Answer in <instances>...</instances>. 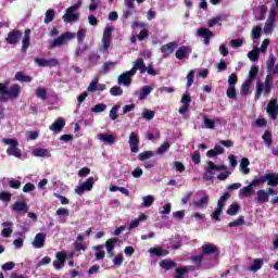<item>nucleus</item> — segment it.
I'll return each mask as SVG.
<instances>
[{"mask_svg": "<svg viewBox=\"0 0 278 278\" xmlns=\"http://www.w3.org/2000/svg\"><path fill=\"white\" fill-rule=\"evenodd\" d=\"M123 92V88H121L119 86H113L110 89V93L112 94V97H122Z\"/></svg>", "mask_w": 278, "mask_h": 278, "instance_id": "55", "label": "nucleus"}, {"mask_svg": "<svg viewBox=\"0 0 278 278\" xmlns=\"http://www.w3.org/2000/svg\"><path fill=\"white\" fill-rule=\"evenodd\" d=\"M15 79L17 81H22V84H29L34 80V78L31 76H27L23 72H17L15 74Z\"/></svg>", "mask_w": 278, "mask_h": 278, "instance_id": "25", "label": "nucleus"}, {"mask_svg": "<svg viewBox=\"0 0 278 278\" xmlns=\"http://www.w3.org/2000/svg\"><path fill=\"white\" fill-rule=\"evenodd\" d=\"M273 27H275V9H270L269 11V17L264 27L265 34H270L273 31Z\"/></svg>", "mask_w": 278, "mask_h": 278, "instance_id": "16", "label": "nucleus"}, {"mask_svg": "<svg viewBox=\"0 0 278 278\" xmlns=\"http://www.w3.org/2000/svg\"><path fill=\"white\" fill-rule=\"evenodd\" d=\"M240 197H249L250 194H253V188L251 185L243 187L242 189L239 190Z\"/></svg>", "mask_w": 278, "mask_h": 278, "instance_id": "49", "label": "nucleus"}, {"mask_svg": "<svg viewBox=\"0 0 278 278\" xmlns=\"http://www.w3.org/2000/svg\"><path fill=\"white\" fill-rule=\"evenodd\" d=\"M75 38V33H64L50 43V49H55V47H62L66 40H73Z\"/></svg>", "mask_w": 278, "mask_h": 278, "instance_id": "4", "label": "nucleus"}, {"mask_svg": "<svg viewBox=\"0 0 278 278\" xmlns=\"http://www.w3.org/2000/svg\"><path fill=\"white\" fill-rule=\"evenodd\" d=\"M97 138L100 142H104V144H109L110 147L116 142L114 136L109 134H98Z\"/></svg>", "mask_w": 278, "mask_h": 278, "instance_id": "19", "label": "nucleus"}, {"mask_svg": "<svg viewBox=\"0 0 278 278\" xmlns=\"http://www.w3.org/2000/svg\"><path fill=\"white\" fill-rule=\"evenodd\" d=\"M66 126V121L62 117H59L54 121L52 125L49 126L50 131H54V134H60L62 129Z\"/></svg>", "mask_w": 278, "mask_h": 278, "instance_id": "11", "label": "nucleus"}, {"mask_svg": "<svg viewBox=\"0 0 278 278\" xmlns=\"http://www.w3.org/2000/svg\"><path fill=\"white\" fill-rule=\"evenodd\" d=\"M27 210H29V206L25 202H15L13 204L14 212H27Z\"/></svg>", "mask_w": 278, "mask_h": 278, "instance_id": "37", "label": "nucleus"}, {"mask_svg": "<svg viewBox=\"0 0 278 278\" xmlns=\"http://www.w3.org/2000/svg\"><path fill=\"white\" fill-rule=\"evenodd\" d=\"M98 86H99V79L97 78L92 79L87 88L88 92H97Z\"/></svg>", "mask_w": 278, "mask_h": 278, "instance_id": "60", "label": "nucleus"}, {"mask_svg": "<svg viewBox=\"0 0 278 278\" xmlns=\"http://www.w3.org/2000/svg\"><path fill=\"white\" fill-rule=\"evenodd\" d=\"M56 216H59L60 218H62V216L64 218H68L70 216L68 208L60 207L59 210H56Z\"/></svg>", "mask_w": 278, "mask_h": 278, "instance_id": "62", "label": "nucleus"}, {"mask_svg": "<svg viewBox=\"0 0 278 278\" xmlns=\"http://www.w3.org/2000/svg\"><path fill=\"white\" fill-rule=\"evenodd\" d=\"M105 110H108V105L104 103H99L91 109V112H93V114H99L101 112H105Z\"/></svg>", "mask_w": 278, "mask_h": 278, "instance_id": "47", "label": "nucleus"}, {"mask_svg": "<svg viewBox=\"0 0 278 278\" xmlns=\"http://www.w3.org/2000/svg\"><path fill=\"white\" fill-rule=\"evenodd\" d=\"M231 197L229 192H225L218 200L217 202V207H222L223 210L225 208V203H227V200Z\"/></svg>", "mask_w": 278, "mask_h": 278, "instance_id": "43", "label": "nucleus"}, {"mask_svg": "<svg viewBox=\"0 0 278 278\" xmlns=\"http://www.w3.org/2000/svg\"><path fill=\"white\" fill-rule=\"evenodd\" d=\"M262 138L267 147H270V144H273V134H270V131L266 130L263 134Z\"/></svg>", "mask_w": 278, "mask_h": 278, "instance_id": "51", "label": "nucleus"}, {"mask_svg": "<svg viewBox=\"0 0 278 278\" xmlns=\"http://www.w3.org/2000/svg\"><path fill=\"white\" fill-rule=\"evenodd\" d=\"M264 266V261L262 258H255L252 263V265L249 267V270L252 273H257V270H261Z\"/></svg>", "mask_w": 278, "mask_h": 278, "instance_id": "24", "label": "nucleus"}, {"mask_svg": "<svg viewBox=\"0 0 278 278\" xmlns=\"http://www.w3.org/2000/svg\"><path fill=\"white\" fill-rule=\"evenodd\" d=\"M248 58L251 62H257L260 60V49L256 48V50L250 51Z\"/></svg>", "mask_w": 278, "mask_h": 278, "instance_id": "46", "label": "nucleus"}, {"mask_svg": "<svg viewBox=\"0 0 278 278\" xmlns=\"http://www.w3.org/2000/svg\"><path fill=\"white\" fill-rule=\"evenodd\" d=\"M35 63L38 64V66L46 67V66H58L59 62L58 59H40L36 58Z\"/></svg>", "mask_w": 278, "mask_h": 278, "instance_id": "17", "label": "nucleus"}, {"mask_svg": "<svg viewBox=\"0 0 278 278\" xmlns=\"http://www.w3.org/2000/svg\"><path fill=\"white\" fill-rule=\"evenodd\" d=\"M245 220H244V216H239V218H237L233 222H230L228 224V227H242V225H245Z\"/></svg>", "mask_w": 278, "mask_h": 278, "instance_id": "44", "label": "nucleus"}, {"mask_svg": "<svg viewBox=\"0 0 278 278\" xmlns=\"http://www.w3.org/2000/svg\"><path fill=\"white\" fill-rule=\"evenodd\" d=\"M93 249L96 251L94 253L96 261L99 262V260H104L105 251H103V245H97Z\"/></svg>", "mask_w": 278, "mask_h": 278, "instance_id": "32", "label": "nucleus"}, {"mask_svg": "<svg viewBox=\"0 0 278 278\" xmlns=\"http://www.w3.org/2000/svg\"><path fill=\"white\" fill-rule=\"evenodd\" d=\"M198 36L200 38H204V39H207V38H214V33L212 30H210V28H200L198 29Z\"/></svg>", "mask_w": 278, "mask_h": 278, "instance_id": "27", "label": "nucleus"}, {"mask_svg": "<svg viewBox=\"0 0 278 278\" xmlns=\"http://www.w3.org/2000/svg\"><path fill=\"white\" fill-rule=\"evenodd\" d=\"M152 90H153V87L151 86L143 87L141 89V92L139 93V100L144 101V99H147V97L151 94Z\"/></svg>", "mask_w": 278, "mask_h": 278, "instance_id": "34", "label": "nucleus"}, {"mask_svg": "<svg viewBox=\"0 0 278 278\" xmlns=\"http://www.w3.org/2000/svg\"><path fill=\"white\" fill-rule=\"evenodd\" d=\"M177 60H188L190 55V48L188 46H181L175 53Z\"/></svg>", "mask_w": 278, "mask_h": 278, "instance_id": "18", "label": "nucleus"}, {"mask_svg": "<svg viewBox=\"0 0 278 278\" xmlns=\"http://www.w3.org/2000/svg\"><path fill=\"white\" fill-rule=\"evenodd\" d=\"M144 121H153L155 118V112L151 110H146L142 112Z\"/></svg>", "mask_w": 278, "mask_h": 278, "instance_id": "59", "label": "nucleus"}, {"mask_svg": "<svg viewBox=\"0 0 278 278\" xmlns=\"http://www.w3.org/2000/svg\"><path fill=\"white\" fill-rule=\"evenodd\" d=\"M21 38H23V31L20 29H13L8 33L4 40L7 45H18V42H21Z\"/></svg>", "mask_w": 278, "mask_h": 278, "instance_id": "3", "label": "nucleus"}, {"mask_svg": "<svg viewBox=\"0 0 278 278\" xmlns=\"http://www.w3.org/2000/svg\"><path fill=\"white\" fill-rule=\"evenodd\" d=\"M192 268L190 266L177 267L174 278H185L186 273H190Z\"/></svg>", "mask_w": 278, "mask_h": 278, "instance_id": "29", "label": "nucleus"}, {"mask_svg": "<svg viewBox=\"0 0 278 278\" xmlns=\"http://www.w3.org/2000/svg\"><path fill=\"white\" fill-rule=\"evenodd\" d=\"M86 249H88V245H86V243L84 242H74V251H76L77 253H79V251H86Z\"/></svg>", "mask_w": 278, "mask_h": 278, "instance_id": "61", "label": "nucleus"}, {"mask_svg": "<svg viewBox=\"0 0 278 278\" xmlns=\"http://www.w3.org/2000/svg\"><path fill=\"white\" fill-rule=\"evenodd\" d=\"M238 212H240V205L238 203H232L229 205L226 213L228 216H236Z\"/></svg>", "mask_w": 278, "mask_h": 278, "instance_id": "38", "label": "nucleus"}, {"mask_svg": "<svg viewBox=\"0 0 278 278\" xmlns=\"http://www.w3.org/2000/svg\"><path fill=\"white\" fill-rule=\"evenodd\" d=\"M220 251L214 243H207L202 245L201 254L205 257V255H218Z\"/></svg>", "mask_w": 278, "mask_h": 278, "instance_id": "9", "label": "nucleus"}, {"mask_svg": "<svg viewBox=\"0 0 278 278\" xmlns=\"http://www.w3.org/2000/svg\"><path fill=\"white\" fill-rule=\"evenodd\" d=\"M215 125H216V122H214L211 118H207L206 116L204 117V126L206 129H214Z\"/></svg>", "mask_w": 278, "mask_h": 278, "instance_id": "64", "label": "nucleus"}, {"mask_svg": "<svg viewBox=\"0 0 278 278\" xmlns=\"http://www.w3.org/2000/svg\"><path fill=\"white\" fill-rule=\"evenodd\" d=\"M35 94L36 97H38V99H41L42 101H47V89L38 88Z\"/></svg>", "mask_w": 278, "mask_h": 278, "instance_id": "57", "label": "nucleus"}, {"mask_svg": "<svg viewBox=\"0 0 278 278\" xmlns=\"http://www.w3.org/2000/svg\"><path fill=\"white\" fill-rule=\"evenodd\" d=\"M207 168H206V173H210L212 175L213 170H225L227 168V166L225 165H216L214 164V162L208 161L207 162Z\"/></svg>", "mask_w": 278, "mask_h": 278, "instance_id": "28", "label": "nucleus"}, {"mask_svg": "<svg viewBox=\"0 0 278 278\" xmlns=\"http://www.w3.org/2000/svg\"><path fill=\"white\" fill-rule=\"evenodd\" d=\"M265 181H267V186L275 188L278 186V173L265 174Z\"/></svg>", "mask_w": 278, "mask_h": 278, "instance_id": "20", "label": "nucleus"}, {"mask_svg": "<svg viewBox=\"0 0 278 278\" xmlns=\"http://www.w3.org/2000/svg\"><path fill=\"white\" fill-rule=\"evenodd\" d=\"M210 203V195L205 194L202 199H200L198 202H194V207L203 208L205 205Z\"/></svg>", "mask_w": 278, "mask_h": 278, "instance_id": "41", "label": "nucleus"}, {"mask_svg": "<svg viewBox=\"0 0 278 278\" xmlns=\"http://www.w3.org/2000/svg\"><path fill=\"white\" fill-rule=\"evenodd\" d=\"M93 186L94 177H89L85 182L81 184V186L76 187L75 192L81 197V194H84L86 191L90 192Z\"/></svg>", "mask_w": 278, "mask_h": 278, "instance_id": "6", "label": "nucleus"}, {"mask_svg": "<svg viewBox=\"0 0 278 278\" xmlns=\"http://www.w3.org/2000/svg\"><path fill=\"white\" fill-rule=\"evenodd\" d=\"M63 21L65 23H73V21H79V14L75 13V10L66 9V13L63 15Z\"/></svg>", "mask_w": 278, "mask_h": 278, "instance_id": "14", "label": "nucleus"}, {"mask_svg": "<svg viewBox=\"0 0 278 278\" xmlns=\"http://www.w3.org/2000/svg\"><path fill=\"white\" fill-rule=\"evenodd\" d=\"M114 31V28L106 27L103 31L102 42H103V49L104 51H108L110 49V46L112 45V33Z\"/></svg>", "mask_w": 278, "mask_h": 278, "instance_id": "7", "label": "nucleus"}, {"mask_svg": "<svg viewBox=\"0 0 278 278\" xmlns=\"http://www.w3.org/2000/svg\"><path fill=\"white\" fill-rule=\"evenodd\" d=\"M268 193L266 192V190L261 189L256 192V201L257 203H260L261 205L264 203H268Z\"/></svg>", "mask_w": 278, "mask_h": 278, "instance_id": "22", "label": "nucleus"}, {"mask_svg": "<svg viewBox=\"0 0 278 278\" xmlns=\"http://www.w3.org/2000/svg\"><path fill=\"white\" fill-rule=\"evenodd\" d=\"M270 81H273V77H270V75H267L264 83H256V91L254 94L255 101H260L262 94H264V97H268V94L273 92V83Z\"/></svg>", "mask_w": 278, "mask_h": 278, "instance_id": "1", "label": "nucleus"}, {"mask_svg": "<svg viewBox=\"0 0 278 278\" xmlns=\"http://www.w3.org/2000/svg\"><path fill=\"white\" fill-rule=\"evenodd\" d=\"M128 143L131 153H138V151H140V136L138 132H130Z\"/></svg>", "mask_w": 278, "mask_h": 278, "instance_id": "5", "label": "nucleus"}, {"mask_svg": "<svg viewBox=\"0 0 278 278\" xmlns=\"http://www.w3.org/2000/svg\"><path fill=\"white\" fill-rule=\"evenodd\" d=\"M31 29H26L24 31V37L22 39V53H27V50L29 49V46L31 45Z\"/></svg>", "mask_w": 278, "mask_h": 278, "instance_id": "10", "label": "nucleus"}, {"mask_svg": "<svg viewBox=\"0 0 278 278\" xmlns=\"http://www.w3.org/2000/svg\"><path fill=\"white\" fill-rule=\"evenodd\" d=\"M203 254L200 253L199 255H192L190 260L195 266H201L203 264Z\"/></svg>", "mask_w": 278, "mask_h": 278, "instance_id": "48", "label": "nucleus"}, {"mask_svg": "<svg viewBox=\"0 0 278 278\" xmlns=\"http://www.w3.org/2000/svg\"><path fill=\"white\" fill-rule=\"evenodd\" d=\"M153 156H155L154 151H144L137 155V160H139V162H147V160H151Z\"/></svg>", "mask_w": 278, "mask_h": 278, "instance_id": "26", "label": "nucleus"}, {"mask_svg": "<svg viewBox=\"0 0 278 278\" xmlns=\"http://www.w3.org/2000/svg\"><path fill=\"white\" fill-rule=\"evenodd\" d=\"M7 153L13 155V157H21L23 155L18 146L9 147Z\"/></svg>", "mask_w": 278, "mask_h": 278, "instance_id": "35", "label": "nucleus"}, {"mask_svg": "<svg viewBox=\"0 0 278 278\" xmlns=\"http://www.w3.org/2000/svg\"><path fill=\"white\" fill-rule=\"evenodd\" d=\"M138 71L141 75H144V73H147V65L144 64V60L142 58H139L136 60L132 68L130 70V74L136 75V73H138Z\"/></svg>", "mask_w": 278, "mask_h": 278, "instance_id": "8", "label": "nucleus"}, {"mask_svg": "<svg viewBox=\"0 0 278 278\" xmlns=\"http://www.w3.org/2000/svg\"><path fill=\"white\" fill-rule=\"evenodd\" d=\"M177 49V42L172 41L161 47V52L163 53V58H168L172 53Z\"/></svg>", "mask_w": 278, "mask_h": 278, "instance_id": "12", "label": "nucleus"}, {"mask_svg": "<svg viewBox=\"0 0 278 278\" xmlns=\"http://www.w3.org/2000/svg\"><path fill=\"white\" fill-rule=\"evenodd\" d=\"M258 73H260V67H257V65H252L250 72H249L248 79H251V81H253V79H255V77H257Z\"/></svg>", "mask_w": 278, "mask_h": 278, "instance_id": "50", "label": "nucleus"}, {"mask_svg": "<svg viewBox=\"0 0 278 278\" xmlns=\"http://www.w3.org/2000/svg\"><path fill=\"white\" fill-rule=\"evenodd\" d=\"M261 184H266L265 175L260 176L258 178L253 179V180L250 182V186L253 188V187H255V186H261Z\"/></svg>", "mask_w": 278, "mask_h": 278, "instance_id": "58", "label": "nucleus"}, {"mask_svg": "<svg viewBox=\"0 0 278 278\" xmlns=\"http://www.w3.org/2000/svg\"><path fill=\"white\" fill-rule=\"evenodd\" d=\"M45 240H47V235H45V232L37 233L33 241V247L35 249H42L45 247Z\"/></svg>", "mask_w": 278, "mask_h": 278, "instance_id": "15", "label": "nucleus"}, {"mask_svg": "<svg viewBox=\"0 0 278 278\" xmlns=\"http://www.w3.org/2000/svg\"><path fill=\"white\" fill-rule=\"evenodd\" d=\"M88 60L91 66H96V64H99V60H101V55L97 53H90L88 56Z\"/></svg>", "mask_w": 278, "mask_h": 278, "instance_id": "45", "label": "nucleus"}, {"mask_svg": "<svg viewBox=\"0 0 278 278\" xmlns=\"http://www.w3.org/2000/svg\"><path fill=\"white\" fill-rule=\"evenodd\" d=\"M21 97V85L14 84L7 89V96H0V103H8L12 99H18Z\"/></svg>", "mask_w": 278, "mask_h": 278, "instance_id": "2", "label": "nucleus"}, {"mask_svg": "<svg viewBox=\"0 0 278 278\" xmlns=\"http://www.w3.org/2000/svg\"><path fill=\"white\" fill-rule=\"evenodd\" d=\"M154 202H155V198H153V195H147L143 198L142 206L151 207V205H153Z\"/></svg>", "mask_w": 278, "mask_h": 278, "instance_id": "56", "label": "nucleus"}, {"mask_svg": "<svg viewBox=\"0 0 278 278\" xmlns=\"http://www.w3.org/2000/svg\"><path fill=\"white\" fill-rule=\"evenodd\" d=\"M251 162L247 157H242L240 161V170L243 175H249L251 173V169L249 168V165Z\"/></svg>", "mask_w": 278, "mask_h": 278, "instance_id": "23", "label": "nucleus"}, {"mask_svg": "<svg viewBox=\"0 0 278 278\" xmlns=\"http://www.w3.org/2000/svg\"><path fill=\"white\" fill-rule=\"evenodd\" d=\"M274 67H275V54H269L268 60L266 62V68L268 73H270Z\"/></svg>", "mask_w": 278, "mask_h": 278, "instance_id": "53", "label": "nucleus"}, {"mask_svg": "<svg viewBox=\"0 0 278 278\" xmlns=\"http://www.w3.org/2000/svg\"><path fill=\"white\" fill-rule=\"evenodd\" d=\"M54 20H55V10L53 9L47 10L43 23L46 25H49V23H53Z\"/></svg>", "mask_w": 278, "mask_h": 278, "instance_id": "31", "label": "nucleus"}, {"mask_svg": "<svg viewBox=\"0 0 278 278\" xmlns=\"http://www.w3.org/2000/svg\"><path fill=\"white\" fill-rule=\"evenodd\" d=\"M226 94H227L228 99H232L235 101H236V99H238V92L236 90V87H233V86H228Z\"/></svg>", "mask_w": 278, "mask_h": 278, "instance_id": "42", "label": "nucleus"}, {"mask_svg": "<svg viewBox=\"0 0 278 278\" xmlns=\"http://www.w3.org/2000/svg\"><path fill=\"white\" fill-rule=\"evenodd\" d=\"M161 268H164V270H170L177 266V263L170 260H163L160 262Z\"/></svg>", "mask_w": 278, "mask_h": 278, "instance_id": "30", "label": "nucleus"}, {"mask_svg": "<svg viewBox=\"0 0 278 278\" xmlns=\"http://www.w3.org/2000/svg\"><path fill=\"white\" fill-rule=\"evenodd\" d=\"M34 155L36 157H47V155H49V150L47 149H42V148H38L34 151Z\"/></svg>", "mask_w": 278, "mask_h": 278, "instance_id": "54", "label": "nucleus"}, {"mask_svg": "<svg viewBox=\"0 0 278 278\" xmlns=\"http://www.w3.org/2000/svg\"><path fill=\"white\" fill-rule=\"evenodd\" d=\"M251 84H253V81H251V79H247L241 85V97H247V94H249V90H251Z\"/></svg>", "mask_w": 278, "mask_h": 278, "instance_id": "33", "label": "nucleus"}, {"mask_svg": "<svg viewBox=\"0 0 278 278\" xmlns=\"http://www.w3.org/2000/svg\"><path fill=\"white\" fill-rule=\"evenodd\" d=\"M76 38L78 42H84L86 40V28H80L76 34Z\"/></svg>", "mask_w": 278, "mask_h": 278, "instance_id": "63", "label": "nucleus"}, {"mask_svg": "<svg viewBox=\"0 0 278 278\" xmlns=\"http://www.w3.org/2000/svg\"><path fill=\"white\" fill-rule=\"evenodd\" d=\"M116 66V63L115 62H104L101 70H100V73H102V75H105L108 73H110V70L111 68H114Z\"/></svg>", "mask_w": 278, "mask_h": 278, "instance_id": "36", "label": "nucleus"}, {"mask_svg": "<svg viewBox=\"0 0 278 278\" xmlns=\"http://www.w3.org/2000/svg\"><path fill=\"white\" fill-rule=\"evenodd\" d=\"M149 253L155 255V257H166L168 255V250H164L161 247L150 249Z\"/></svg>", "mask_w": 278, "mask_h": 278, "instance_id": "21", "label": "nucleus"}, {"mask_svg": "<svg viewBox=\"0 0 278 278\" xmlns=\"http://www.w3.org/2000/svg\"><path fill=\"white\" fill-rule=\"evenodd\" d=\"M168 149H170V143H168L167 141H164L154 153L155 155H164V153H166Z\"/></svg>", "mask_w": 278, "mask_h": 278, "instance_id": "40", "label": "nucleus"}, {"mask_svg": "<svg viewBox=\"0 0 278 278\" xmlns=\"http://www.w3.org/2000/svg\"><path fill=\"white\" fill-rule=\"evenodd\" d=\"M117 242H118V238H116V237L106 240V242H105L106 251H109V252L114 251V248L116 247Z\"/></svg>", "mask_w": 278, "mask_h": 278, "instance_id": "39", "label": "nucleus"}, {"mask_svg": "<svg viewBox=\"0 0 278 278\" xmlns=\"http://www.w3.org/2000/svg\"><path fill=\"white\" fill-rule=\"evenodd\" d=\"M262 38V27L255 26L252 29V40H260Z\"/></svg>", "mask_w": 278, "mask_h": 278, "instance_id": "52", "label": "nucleus"}, {"mask_svg": "<svg viewBox=\"0 0 278 278\" xmlns=\"http://www.w3.org/2000/svg\"><path fill=\"white\" fill-rule=\"evenodd\" d=\"M135 74H131V70L127 71L126 73H123L118 76L117 83L123 86H131V77H134Z\"/></svg>", "mask_w": 278, "mask_h": 278, "instance_id": "13", "label": "nucleus"}]
</instances>
